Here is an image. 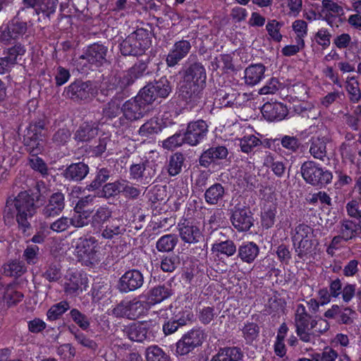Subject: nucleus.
Listing matches in <instances>:
<instances>
[{
	"label": "nucleus",
	"mask_w": 361,
	"mask_h": 361,
	"mask_svg": "<svg viewBox=\"0 0 361 361\" xmlns=\"http://www.w3.org/2000/svg\"><path fill=\"white\" fill-rule=\"evenodd\" d=\"M37 212L34 198L27 192H20L14 198H8L4 210V217L16 218L19 228L25 232L30 228V220Z\"/></svg>",
	"instance_id": "obj_1"
},
{
	"label": "nucleus",
	"mask_w": 361,
	"mask_h": 361,
	"mask_svg": "<svg viewBox=\"0 0 361 361\" xmlns=\"http://www.w3.org/2000/svg\"><path fill=\"white\" fill-rule=\"evenodd\" d=\"M206 79V71L201 63H195L187 69L180 91L188 104L202 103L200 94L205 85Z\"/></svg>",
	"instance_id": "obj_2"
},
{
	"label": "nucleus",
	"mask_w": 361,
	"mask_h": 361,
	"mask_svg": "<svg viewBox=\"0 0 361 361\" xmlns=\"http://www.w3.org/2000/svg\"><path fill=\"white\" fill-rule=\"evenodd\" d=\"M150 44L149 34L140 29L131 33L121 43L120 50L124 56H138L142 55Z\"/></svg>",
	"instance_id": "obj_3"
},
{
	"label": "nucleus",
	"mask_w": 361,
	"mask_h": 361,
	"mask_svg": "<svg viewBox=\"0 0 361 361\" xmlns=\"http://www.w3.org/2000/svg\"><path fill=\"white\" fill-rule=\"evenodd\" d=\"M294 324L295 332L302 341L310 343L315 342L313 319L307 312L306 308L302 304H299L296 307Z\"/></svg>",
	"instance_id": "obj_4"
},
{
	"label": "nucleus",
	"mask_w": 361,
	"mask_h": 361,
	"mask_svg": "<svg viewBox=\"0 0 361 361\" xmlns=\"http://www.w3.org/2000/svg\"><path fill=\"white\" fill-rule=\"evenodd\" d=\"M313 229L306 224H299L292 231V240L298 257L302 258L313 250Z\"/></svg>",
	"instance_id": "obj_5"
},
{
	"label": "nucleus",
	"mask_w": 361,
	"mask_h": 361,
	"mask_svg": "<svg viewBox=\"0 0 361 361\" xmlns=\"http://www.w3.org/2000/svg\"><path fill=\"white\" fill-rule=\"evenodd\" d=\"M42 129L43 125L39 123L38 124L30 126V130L31 133H34L38 132ZM29 134L30 132H28V134L26 135L27 137L25 138V142L27 147V149L30 153L33 154L32 157L30 159V166L33 169L38 171L42 174H46L47 172L46 164L41 158L34 156L42 150V144L38 140L37 133H33L32 135H30Z\"/></svg>",
	"instance_id": "obj_6"
},
{
	"label": "nucleus",
	"mask_w": 361,
	"mask_h": 361,
	"mask_svg": "<svg viewBox=\"0 0 361 361\" xmlns=\"http://www.w3.org/2000/svg\"><path fill=\"white\" fill-rule=\"evenodd\" d=\"M300 171L305 182L314 186L327 185L333 178L330 171L324 170L314 161L305 162L301 166Z\"/></svg>",
	"instance_id": "obj_7"
},
{
	"label": "nucleus",
	"mask_w": 361,
	"mask_h": 361,
	"mask_svg": "<svg viewBox=\"0 0 361 361\" xmlns=\"http://www.w3.org/2000/svg\"><path fill=\"white\" fill-rule=\"evenodd\" d=\"M97 93V86L90 82L75 81L68 86L64 94L66 97L73 101H88Z\"/></svg>",
	"instance_id": "obj_8"
},
{
	"label": "nucleus",
	"mask_w": 361,
	"mask_h": 361,
	"mask_svg": "<svg viewBox=\"0 0 361 361\" xmlns=\"http://www.w3.org/2000/svg\"><path fill=\"white\" fill-rule=\"evenodd\" d=\"M204 340V334L200 329H192L183 335L176 343V353L185 355L201 345Z\"/></svg>",
	"instance_id": "obj_9"
},
{
	"label": "nucleus",
	"mask_w": 361,
	"mask_h": 361,
	"mask_svg": "<svg viewBox=\"0 0 361 361\" xmlns=\"http://www.w3.org/2000/svg\"><path fill=\"white\" fill-rule=\"evenodd\" d=\"M149 111L147 106L137 97L126 101L121 107L123 117L128 122H133L143 118Z\"/></svg>",
	"instance_id": "obj_10"
},
{
	"label": "nucleus",
	"mask_w": 361,
	"mask_h": 361,
	"mask_svg": "<svg viewBox=\"0 0 361 361\" xmlns=\"http://www.w3.org/2000/svg\"><path fill=\"white\" fill-rule=\"evenodd\" d=\"M208 132V126L205 121L198 120L188 123L184 134L185 143L195 146L202 142Z\"/></svg>",
	"instance_id": "obj_11"
},
{
	"label": "nucleus",
	"mask_w": 361,
	"mask_h": 361,
	"mask_svg": "<svg viewBox=\"0 0 361 361\" xmlns=\"http://www.w3.org/2000/svg\"><path fill=\"white\" fill-rule=\"evenodd\" d=\"M108 48L103 44L94 43L89 46L80 56L85 59L90 64L95 67H100L107 63Z\"/></svg>",
	"instance_id": "obj_12"
},
{
	"label": "nucleus",
	"mask_w": 361,
	"mask_h": 361,
	"mask_svg": "<svg viewBox=\"0 0 361 361\" xmlns=\"http://www.w3.org/2000/svg\"><path fill=\"white\" fill-rule=\"evenodd\" d=\"M72 245L75 247V252L80 258L93 259L98 250V242L94 237L74 239Z\"/></svg>",
	"instance_id": "obj_13"
},
{
	"label": "nucleus",
	"mask_w": 361,
	"mask_h": 361,
	"mask_svg": "<svg viewBox=\"0 0 361 361\" xmlns=\"http://www.w3.org/2000/svg\"><path fill=\"white\" fill-rule=\"evenodd\" d=\"M144 283L142 273L137 269L127 271L119 280V289L128 293L140 288Z\"/></svg>",
	"instance_id": "obj_14"
},
{
	"label": "nucleus",
	"mask_w": 361,
	"mask_h": 361,
	"mask_svg": "<svg viewBox=\"0 0 361 361\" xmlns=\"http://www.w3.org/2000/svg\"><path fill=\"white\" fill-rule=\"evenodd\" d=\"M191 49L190 42L188 40L182 39L176 42L166 56V64L169 67H173L178 63L185 58Z\"/></svg>",
	"instance_id": "obj_15"
},
{
	"label": "nucleus",
	"mask_w": 361,
	"mask_h": 361,
	"mask_svg": "<svg viewBox=\"0 0 361 361\" xmlns=\"http://www.w3.org/2000/svg\"><path fill=\"white\" fill-rule=\"evenodd\" d=\"M150 326H152V322H148L133 323L125 328L124 332L130 340L142 342L150 338V334L147 331Z\"/></svg>",
	"instance_id": "obj_16"
},
{
	"label": "nucleus",
	"mask_w": 361,
	"mask_h": 361,
	"mask_svg": "<svg viewBox=\"0 0 361 361\" xmlns=\"http://www.w3.org/2000/svg\"><path fill=\"white\" fill-rule=\"evenodd\" d=\"M231 222L238 231H248L253 225L251 212L246 208L235 209L231 216Z\"/></svg>",
	"instance_id": "obj_17"
},
{
	"label": "nucleus",
	"mask_w": 361,
	"mask_h": 361,
	"mask_svg": "<svg viewBox=\"0 0 361 361\" xmlns=\"http://www.w3.org/2000/svg\"><path fill=\"white\" fill-rule=\"evenodd\" d=\"M336 232L341 235L345 242H348L361 233V226L360 223L344 218L336 225Z\"/></svg>",
	"instance_id": "obj_18"
},
{
	"label": "nucleus",
	"mask_w": 361,
	"mask_h": 361,
	"mask_svg": "<svg viewBox=\"0 0 361 361\" xmlns=\"http://www.w3.org/2000/svg\"><path fill=\"white\" fill-rule=\"evenodd\" d=\"M263 116L269 121L283 120L288 114V109L281 102L265 103L262 109Z\"/></svg>",
	"instance_id": "obj_19"
},
{
	"label": "nucleus",
	"mask_w": 361,
	"mask_h": 361,
	"mask_svg": "<svg viewBox=\"0 0 361 361\" xmlns=\"http://www.w3.org/2000/svg\"><path fill=\"white\" fill-rule=\"evenodd\" d=\"M179 235L185 243H197L202 238L200 228L190 222L178 224Z\"/></svg>",
	"instance_id": "obj_20"
},
{
	"label": "nucleus",
	"mask_w": 361,
	"mask_h": 361,
	"mask_svg": "<svg viewBox=\"0 0 361 361\" xmlns=\"http://www.w3.org/2000/svg\"><path fill=\"white\" fill-rule=\"evenodd\" d=\"M228 154V151L225 146H214L202 154L200 163L202 166L207 167L212 162L226 159Z\"/></svg>",
	"instance_id": "obj_21"
},
{
	"label": "nucleus",
	"mask_w": 361,
	"mask_h": 361,
	"mask_svg": "<svg viewBox=\"0 0 361 361\" xmlns=\"http://www.w3.org/2000/svg\"><path fill=\"white\" fill-rule=\"evenodd\" d=\"M192 317L193 315L190 310L183 311L182 313L178 312L172 320L168 321L163 325L164 334L169 335L176 332L179 326L185 325L188 322L192 320Z\"/></svg>",
	"instance_id": "obj_22"
},
{
	"label": "nucleus",
	"mask_w": 361,
	"mask_h": 361,
	"mask_svg": "<svg viewBox=\"0 0 361 361\" xmlns=\"http://www.w3.org/2000/svg\"><path fill=\"white\" fill-rule=\"evenodd\" d=\"M344 13L343 8L333 0H322L321 16L326 23L331 25L334 20L342 16Z\"/></svg>",
	"instance_id": "obj_23"
},
{
	"label": "nucleus",
	"mask_w": 361,
	"mask_h": 361,
	"mask_svg": "<svg viewBox=\"0 0 361 361\" xmlns=\"http://www.w3.org/2000/svg\"><path fill=\"white\" fill-rule=\"evenodd\" d=\"M147 69L145 63L140 62L135 64L122 77L120 78L118 85L120 89L131 85L134 81L143 75Z\"/></svg>",
	"instance_id": "obj_24"
},
{
	"label": "nucleus",
	"mask_w": 361,
	"mask_h": 361,
	"mask_svg": "<svg viewBox=\"0 0 361 361\" xmlns=\"http://www.w3.org/2000/svg\"><path fill=\"white\" fill-rule=\"evenodd\" d=\"M65 198L62 192L53 193L49 198L48 203L43 209L46 216L59 215L64 209Z\"/></svg>",
	"instance_id": "obj_25"
},
{
	"label": "nucleus",
	"mask_w": 361,
	"mask_h": 361,
	"mask_svg": "<svg viewBox=\"0 0 361 361\" xmlns=\"http://www.w3.org/2000/svg\"><path fill=\"white\" fill-rule=\"evenodd\" d=\"M265 66L262 63H256L249 66L245 70V82L250 86L258 84L264 77Z\"/></svg>",
	"instance_id": "obj_26"
},
{
	"label": "nucleus",
	"mask_w": 361,
	"mask_h": 361,
	"mask_svg": "<svg viewBox=\"0 0 361 361\" xmlns=\"http://www.w3.org/2000/svg\"><path fill=\"white\" fill-rule=\"evenodd\" d=\"M259 252L258 245L253 242L243 243L238 250V257L243 262L250 264L255 261Z\"/></svg>",
	"instance_id": "obj_27"
},
{
	"label": "nucleus",
	"mask_w": 361,
	"mask_h": 361,
	"mask_svg": "<svg viewBox=\"0 0 361 361\" xmlns=\"http://www.w3.org/2000/svg\"><path fill=\"white\" fill-rule=\"evenodd\" d=\"M126 230V225L122 218L112 219L102 231V236L106 239H111L123 234Z\"/></svg>",
	"instance_id": "obj_28"
},
{
	"label": "nucleus",
	"mask_w": 361,
	"mask_h": 361,
	"mask_svg": "<svg viewBox=\"0 0 361 361\" xmlns=\"http://www.w3.org/2000/svg\"><path fill=\"white\" fill-rule=\"evenodd\" d=\"M88 172V166L80 162L70 165L64 171L63 176L69 180L78 181L82 180L87 175Z\"/></svg>",
	"instance_id": "obj_29"
},
{
	"label": "nucleus",
	"mask_w": 361,
	"mask_h": 361,
	"mask_svg": "<svg viewBox=\"0 0 361 361\" xmlns=\"http://www.w3.org/2000/svg\"><path fill=\"white\" fill-rule=\"evenodd\" d=\"M243 357V352L237 347L221 348L211 361H239Z\"/></svg>",
	"instance_id": "obj_30"
},
{
	"label": "nucleus",
	"mask_w": 361,
	"mask_h": 361,
	"mask_svg": "<svg viewBox=\"0 0 361 361\" xmlns=\"http://www.w3.org/2000/svg\"><path fill=\"white\" fill-rule=\"evenodd\" d=\"M171 295V291L169 288L164 286H158L149 291L147 300L148 304L154 305L167 299Z\"/></svg>",
	"instance_id": "obj_31"
},
{
	"label": "nucleus",
	"mask_w": 361,
	"mask_h": 361,
	"mask_svg": "<svg viewBox=\"0 0 361 361\" xmlns=\"http://www.w3.org/2000/svg\"><path fill=\"white\" fill-rule=\"evenodd\" d=\"M328 139L323 137H316L312 138V143L310 147V152L311 155L317 159L324 160L326 155V142Z\"/></svg>",
	"instance_id": "obj_32"
},
{
	"label": "nucleus",
	"mask_w": 361,
	"mask_h": 361,
	"mask_svg": "<svg viewBox=\"0 0 361 361\" xmlns=\"http://www.w3.org/2000/svg\"><path fill=\"white\" fill-rule=\"evenodd\" d=\"M345 90L349 100L354 104L358 103L361 99V90L359 82L355 76H348L345 81Z\"/></svg>",
	"instance_id": "obj_33"
},
{
	"label": "nucleus",
	"mask_w": 361,
	"mask_h": 361,
	"mask_svg": "<svg viewBox=\"0 0 361 361\" xmlns=\"http://www.w3.org/2000/svg\"><path fill=\"white\" fill-rule=\"evenodd\" d=\"M224 194L225 190L221 184L215 183L205 191V201L209 204H216L223 200Z\"/></svg>",
	"instance_id": "obj_34"
},
{
	"label": "nucleus",
	"mask_w": 361,
	"mask_h": 361,
	"mask_svg": "<svg viewBox=\"0 0 361 361\" xmlns=\"http://www.w3.org/2000/svg\"><path fill=\"white\" fill-rule=\"evenodd\" d=\"M98 133L97 125L95 123H84L77 130L75 138L79 141H88Z\"/></svg>",
	"instance_id": "obj_35"
},
{
	"label": "nucleus",
	"mask_w": 361,
	"mask_h": 361,
	"mask_svg": "<svg viewBox=\"0 0 361 361\" xmlns=\"http://www.w3.org/2000/svg\"><path fill=\"white\" fill-rule=\"evenodd\" d=\"M111 211L106 206L99 207L92 216V226L100 228L111 216Z\"/></svg>",
	"instance_id": "obj_36"
},
{
	"label": "nucleus",
	"mask_w": 361,
	"mask_h": 361,
	"mask_svg": "<svg viewBox=\"0 0 361 361\" xmlns=\"http://www.w3.org/2000/svg\"><path fill=\"white\" fill-rule=\"evenodd\" d=\"M212 250L218 257L221 255L230 257L235 253L236 247L233 241L226 240L214 244Z\"/></svg>",
	"instance_id": "obj_37"
},
{
	"label": "nucleus",
	"mask_w": 361,
	"mask_h": 361,
	"mask_svg": "<svg viewBox=\"0 0 361 361\" xmlns=\"http://www.w3.org/2000/svg\"><path fill=\"white\" fill-rule=\"evenodd\" d=\"M91 212L89 210L75 209L74 214L70 219L71 224L76 228H81L88 224Z\"/></svg>",
	"instance_id": "obj_38"
},
{
	"label": "nucleus",
	"mask_w": 361,
	"mask_h": 361,
	"mask_svg": "<svg viewBox=\"0 0 361 361\" xmlns=\"http://www.w3.org/2000/svg\"><path fill=\"white\" fill-rule=\"evenodd\" d=\"M178 242L175 235L167 234L161 236L157 242V248L159 252L171 251Z\"/></svg>",
	"instance_id": "obj_39"
},
{
	"label": "nucleus",
	"mask_w": 361,
	"mask_h": 361,
	"mask_svg": "<svg viewBox=\"0 0 361 361\" xmlns=\"http://www.w3.org/2000/svg\"><path fill=\"white\" fill-rule=\"evenodd\" d=\"M26 271L23 262L12 261L4 266V273L8 276H20Z\"/></svg>",
	"instance_id": "obj_40"
},
{
	"label": "nucleus",
	"mask_w": 361,
	"mask_h": 361,
	"mask_svg": "<svg viewBox=\"0 0 361 361\" xmlns=\"http://www.w3.org/2000/svg\"><path fill=\"white\" fill-rule=\"evenodd\" d=\"M161 124L157 118H151L147 121L139 129V135L142 137H149L161 131Z\"/></svg>",
	"instance_id": "obj_41"
},
{
	"label": "nucleus",
	"mask_w": 361,
	"mask_h": 361,
	"mask_svg": "<svg viewBox=\"0 0 361 361\" xmlns=\"http://www.w3.org/2000/svg\"><path fill=\"white\" fill-rule=\"evenodd\" d=\"M147 361H171L169 357L157 345H151L146 350Z\"/></svg>",
	"instance_id": "obj_42"
},
{
	"label": "nucleus",
	"mask_w": 361,
	"mask_h": 361,
	"mask_svg": "<svg viewBox=\"0 0 361 361\" xmlns=\"http://www.w3.org/2000/svg\"><path fill=\"white\" fill-rule=\"evenodd\" d=\"M25 53V49L24 47L20 44H17L8 49L5 57L13 66L19 60L21 59Z\"/></svg>",
	"instance_id": "obj_43"
},
{
	"label": "nucleus",
	"mask_w": 361,
	"mask_h": 361,
	"mask_svg": "<svg viewBox=\"0 0 361 361\" xmlns=\"http://www.w3.org/2000/svg\"><path fill=\"white\" fill-rule=\"evenodd\" d=\"M23 298V294L18 291L12 285H8L5 290L4 300L8 305H16Z\"/></svg>",
	"instance_id": "obj_44"
},
{
	"label": "nucleus",
	"mask_w": 361,
	"mask_h": 361,
	"mask_svg": "<svg viewBox=\"0 0 361 361\" xmlns=\"http://www.w3.org/2000/svg\"><path fill=\"white\" fill-rule=\"evenodd\" d=\"M121 101L118 99H113L108 102L103 109L104 116L108 118H116L121 112Z\"/></svg>",
	"instance_id": "obj_45"
},
{
	"label": "nucleus",
	"mask_w": 361,
	"mask_h": 361,
	"mask_svg": "<svg viewBox=\"0 0 361 361\" xmlns=\"http://www.w3.org/2000/svg\"><path fill=\"white\" fill-rule=\"evenodd\" d=\"M276 214V206L274 204L267 207H264V212L262 213V224L266 228H271L275 221Z\"/></svg>",
	"instance_id": "obj_46"
},
{
	"label": "nucleus",
	"mask_w": 361,
	"mask_h": 361,
	"mask_svg": "<svg viewBox=\"0 0 361 361\" xmlns=\"http://www.w3.org/2000/svg\"><path fill=\"white\" fill-rule=\"evenodd\" d=\"M71 333L79 345L91 350H97L98 345L94 340L90 338L79 330L71 331Z\"/></svg>",
	"instance_id": "obj_47"
},
{
	"label": "nucleus",
	"mask_w": 361,
	"mask_h": 361,
	"mask_svg": "<svg viewBox=\"0 0 361 361\" xmlns=\"http://www.w3.org/2000/svg\"><path fill=\"white\" fill-rule=\"evenodd\" d=\"M152 84H148L144 87L136 97L142 101L143 104L149 106L158 97L155 91L153 90Z\"/></svg>",
	"instance_id": "obj_48"
},
{
	"label": "nucleus",
	"mask_w": 361,
	"mask_h": 361,
	"mask_svg": "<svg viewBox=\"0 0 361 361\" xmlns=\"http://www.w3.org/2000/svg\"><path fill=\"white\" fill-rule=\"evenodd\" d=\"M152 91H155L159 97H166L171 91L170 83L166 77L161 78L154 84H152Z\"/></svg>",
	"instance_id": "obj_49"
},
{
	"label": "nucleus",
	"mask_w": 361,
	"mask_h": 361,
	"mask_svg": "<svg viewBox=\"0 0 361 361\" xmlns=\"http://www.w3.org/2000/svg\"><path fill=\"white\" fill-rule=\"evenodd\" d=\"M72 320L82 330H87L90 326V318L77 309H73L69 313Z\"/></svg>",
	"instance_id": "obj_50"
},
{
	"label": "nucleus",
	"mask_w": 361,
	"mask_h": 361,
	"mask_svg": "<svg viewBox=\"0 0 361 361\" xmlns=\"http://www.w3.org/2000/svg\"><path fill=\"white\" fill-rule=\"evenodd\" d=\"M331 34L329 30L325 27H322L314 34V39L323 49H326L331 44Z\"/></svg>",
	"instance_id": "obj_51"
},
{
	"label": "nucleus",
	"mask_w": 361,
	"mask_h": 361,
	"mask_svg": "<svg viewBox=\"0 0 361 361\" xmlns=\"http://www.w3.org/2000/svg\"><path fill=\"white\" fill-rule=\"evenodd\" d=\"M183 161L184 157L182 154L176 153L171 157L168 169L171 176H176L180 172Z\"/></svg>",
	"instance_id": "obj_52"
},
{
	"label": "nucleus",
	"mask_w": 361,
	"mask_h": 361,
	"mask_svg": "<svg viewBox=\"0 0 361 361\" xmlns=\"http://www.w3.org/2000/svg\"><path fill=\"white\" fill-rule=\"evenodd\" d=\"M282 25L281 23L276 20H271L267 23L266 29L273 40L280 42L282 39V35L280 32Z\"/></svg>",
	"instance_id": "obj_53"
},
{
	"label": "nucleus",
	"mask_w": 361,
	"mask_h": 361,
	"mask_svg": "<svg viewBox=\"0 0 361 361\" xmlns=\"http://www.w3.org/2000/svg\"><path fill=\"white\" fill-rule=\"evenodd\" d=\"M69 309V305L66 301L54 305L47 312V317L49 320H55Z\"/></svg>",
	"instance_id": "obj_54"
},
{
	"label": "nucleus",
	"mask_w": 361,
	"mask_h": 361,
	"mask_svg": "<svg viewBox=\"0 0 361 361\" xmlns=\"http://www.w3.org/2000/svg\"><path fill=\"white\" fill-rule=\"evenodd\" d=\"M261 141L255 135H247L243 137L240 140V148L243 152L248 153L251 152L254 147L258 146Z\"/></svg>",
	"instance_id": "obj_55"
},
{
	"label": "nucleus",
	"mask_w": 361,
	"mask_h": 361,
	"mask_svg": "<svg viewBox=\"0 0 361 361\" xmlns=\"http://www.w3.org/2000/svg\"><path fill=\"white\" fill-rule=\"evenodd\" d=\"M185 142V136L180 133H176L162 142V147L166 149H173Z\"/></svg>",
	"instance_id": "obj_56"
},
{
	"label": "nucleus",
	"mask_w": 361,
	"mask_h": 361,
	"mask_svg": "<svg viewBox=\"0 0 361 361\" xmlns=\"http://www.w3.org/2000/svg\"><path fill=\"white\" fill-rule=\"evenodd\" d=\"M122 180L116 181L106 184L102 189V196L104 197H111L121 193Z\"/></svg>",
	"instance_id": "obj_57"
},
{
	"label": "nucleus",
	"mask_w": 361,
	"mask_h": 361,
	"mask_svg": "<svg viewBox=\"0 0 361 361\" xmlns=\"http://www.w3.org/2000/svg\"><path fill=\"white\" fill-rule=\"evenodd\" d=\"M128 318L135 319L144 313L145 307L142 302H128Z\"/></svg>",
	"instance_id": "obj_58"
},
{
	"label": "nucleus",
	"mask_w": 361,
	"mask_h": 361,
	"mask_svg": "<svg viewBox=\"0 0 361 361\" xmlns=\"http://www.w3.org/2000/svg\"><path fill=\"white\" fill-rule=\"evenodd\" d=\"M293 30L296 34L295 39L304 40L307 35V24L303 20H296L292 23Z\"/></svg>",
	"instance_id": "obj_59"
},
{
	"label": "nucleus",
	"mask_w": 361,
	"mask_h": 361,
	"mask_svg": "<svg viewBox=\"0 0 361 361\" xmlns=\"http://www.w3.org/2000/svg\"><path fill=\"white\" fill-rule=\"evenodd\" d=\"M348 215L355 219H361V203L357 200L349 201L345 206Z\"/></svg>",
	"instance_id": "obj_60"
},
{
	"label": "nucleus",
	"mask_w": 361,
	"mask_h": 361,
	"mask_svg": "<svg viewBox=\"0 0 361 361\" xmlns=\"http://www.w3.org/2000/svg\"><path fill=\"white\" fill-rule=\"evenodd\" d=\"M11 35L18 38L19 36L23 35L27 30V25L25 23L20 22L18 20H13L8 25Z\"/></svg>",
	"instance_id": "obj_61"
},
{
	"label": "nucleus",
	"mask_w": 361,
	"mask_h": 361,
	"mask_svg": "<svg viewBox=\"0 0 361 361\" xmlns=\"http://www.w3.org/2000/svg\"><path fill=\"white\" fill-rule=\"evenodd\" d=\"M39 247L37 245H29L26 247L23 252V257L29 264H35L38 259Z\"/></svg>",
	"instance_id": "obj_62"
},
{
	"label": "nucleus",
	"mask_w": 361,
	"mask_h": 361,
	"mask_svg": "<svg viewBox=\"0 0 361 361\" xmlns=\"http://www.w3.org/2000/svg\"><path fill=\"white\" fill-rule=\"evenodd\" d=\"M333 44L338 49H344L352 45V38L349 34L342 33L334 37Z\"/></svg>",
	"instance_id": "obj_63"
},
{
	"label": "nucleus",
	"mask_w": 361,
	"mask_h": 361,
	"mask_svg": "<svg viewBox=\"0 0 361 361\" xmlns=\"http://www.w3.org/2000/svg\"><path fill=\"white\" fill-rule=\"evenodd\" d=\"M281 144L283 147L293 152H296L300 147L298 139L294 136H283L281 140Z\"/></svg>",
	"instance_id": "obj_64"
}]
</instances>
